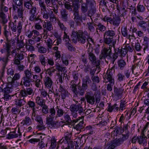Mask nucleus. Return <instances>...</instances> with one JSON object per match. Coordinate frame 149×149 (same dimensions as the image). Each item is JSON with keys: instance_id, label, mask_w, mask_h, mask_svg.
Listing matches in <instances>:
<instances>
[{"instance_id": "f257e3e1", "label": "nucleus", "mask_w": 149, "mask_h": 149, "mask_svg": "<svg viewBox=\"0 0 149 149\" xmlns=\"http://www.w3.org/2000/svg\"><path fill=\"white\" fill-rule=\"evenodd\" d=\"M114 50L115 52L111 55H110L109 57L111 59V61L113 64L119 56L122 58L123 57H125L127 54V51L124 48L120 49L119 48L117 49L115 48Z\"/></svg>"}, {"instance_id": "f03ea898", "label": "nucleus", "mask_w": 149, "mask_h": 149, "mask_svg": "<svg viewBox=\"0 0 149 149\" xmlns=\"http://www.w3.org/2000/svg\"><path fill=\"white\" fill-rule=\"evenodd\" d=\"M83 31H81L78 32L72 31L71 35V40L73 42L76 43L77 40L80 41L81 43H83L84 40V37L83 36Z\"/></svg>"}, {"instance_id": "7ed1b4c3", "label": "nucleus", "mask_w": 149, "mask_h": 149, "mask_svg": "<svg viewBox=\"0 0 149 149\" xmlns=\"http://www.w3.org/2000/svg\"><path fill=\"white\" fill-rule=\"evenodd\" d=\"M37 8L36 7H34L32 10H30L29 13L30 16L29 17L30 21L34 22H36L40 21L42 23L43 21L40 18V16H36V12Z\"/></svg>"}, {"instance_id": "20e7f679", "label": "nucleus", "mask_w": 149, "mask_h": 149, "mask_svg": "<svg viewBox=\"0 0 149 149\" xmlns=\"http://www.w3.org/2000/svg\"><path fill=\"white\" fill-rule=\"evenodd\" d=\"M93 51L92 48L89 47L88 48L87 52L88 55L89 59L92 63L97 67L100 65V62L99 60H96V57L92 53Z\"/></svg>"}, {"instance_id": "39448f33", "label": "nucleus", "mask_w": 149, "mask_h": 149, "mask_svg": "<svg viewBox=\"0 0 149 149\" xmlns=\"http://www.w3.org/2000/svg\"><path fill=\"white\" fill-rule=\"evenodd\" d=\"M83 82L82 83V86H81L80 85V83H79V86H78V91L77 92V86H71L72 87V90L73 93L76 95L79 94L80 95H83L84 93V82L83 81H82Z\"/></svg>"}, {"instance_id": "423d86ee", "label": "nucleus", "mask_w": 149, "mask_h": 149, "mask_svg": "<svg viewBox=\"0 0 149 149\" xmlns=\"http://www.w3.org/2000/svg\"><path fill=\"white\" fill-rule=\"evenodd\" d=\"M42 26L44 33L45 34H47L48 31L51 32L53 30V26L50 21L47 20L44 21Z\"/></svg>"}, {"instance_id": "0eeeda50", "label": "nucleus", "mask_w": 149, "mask_h": 149, "mask_svg": "<svg viewBox=\"0 0 149 149\" xmlns=\"http://www.w3.org/2000/svg\"><path fill=\"white\" fill-rule=\"evenodd\" d=\"M19 93V95L24 98L27 96H33V90L31 87H29L21 90Z\"/></svg>"}, {"instance_id": "6e6552de", "label": "nucleus", "mask_w": 149, "mask_h": 149, "mask_svg": "<svg viewBox=\"0 0 149 149\" xmlns=\"http://www.w3.org/2000/svg\"><path fill=\"white\" fill-rule=\"evenodd\" d=\"M43 17L46 19H48L49 18L51 21L56 18V16L53 12V11L51 10H50L47 9V10L42 14Z\"/></svg>"}, {"instance_id": "1a4fd4ad", "label": "nucleus", "mask_w": 149, "mask_h": 149, "mask_svg": "<svg viewBox=\"0 0 149 149\" xmlns=\"http://www.w3.org/2000/svg\"><path fill=\"white\" fill-rule=\"evenodd\" d=\"M70 109L71 112H77L78 111L79 113L81 115L83 113V108L79 104H72L70 107Z\"/></svg>"}, {"instance_id": "9d476101", "label": "nucleus", "mask_w": 149, "mask_h": 149, "mask_svg": "<svg viewBox=\"0 0 149 149\" xmlns=\"http://www.w3.org/2000/svg\"><path fill=\"white\" fill-rule=\"evenodd\" d=\"M63 118L64 120L62 121V122L63 123H66V124L68 125H70L71 124H74L78 122V120H81L76 119L72 120L70 115L66 113L64 114Z\"/></svg>"}, {"instance_id": "9b49d317", "label": "nucleus", "mask_w": 149, "mask_h": 149, "mask_svg": "<svg viewBox=\"0 0 149 149\" xmlns=\"http://www.w3.org/2000/svg\"><path fill=\"white\" fill-rule=\"evenodd\" d=\"M85 98L87 102L91 104H93L95 101V98L91 91L87 92L85 94Z\"/></svg>"}, {"instance_id": "f8f14e48", "label": "nucleus", "mask_w": 149, "mask_h": 149, "mask_svg": "<svg viewBox=\"0 0 149 149\" xmlns=\"http://www.w3.org/2000/svg\"><path fill=\"white\" fill-rule=\"evenodd\" d=\"M15 104L16 107L18 109L22 108L24 109V105L26 103V101L24 100V98L19 95V98L15 100Z\"/></svg>"}, {"instance_id": "ddd939ff", "label": "nucleus", "mask_w": 149, "mask_h": 149, "mask_svg": "<svg viewBox=\"0 0 149 149\" xmlns=\"http://www.w3.org/2000/svg\"><path fill=\"white\" fill-rule=\"evenodd\" d=\"M104 42L106 44L109 45V47L114 48L115 45L116 43V40L113 38L107 37H104Z\"/></svg>"}, {"instance_id": "4468645a", "label": "nucleus", "mask_w": 149, "mask_h": 149, "mask_svg": "<svg viewBox=\"0 0 149 149\" xmlns=\"http://www.w3.org/2000/svg\"><path fill=\"white\" fill-rule=\"evenodd\" d=\"M111 48L110 47L104 48L102 50V55L101 59L105 58H106L109 57L111 53Z\"/></svg>"}, {"instance_id": "2eb2a0df", "label": "nucleus", "mask_w": 149, "mask_h": 149, "mask_svg": "<svg viewBox=\"0 0 149 149\" xmlns=\"http://www.w3.org/2000/svg\"><path fill=\"white\" fill-rule=\"evenodd\" d=\"M24 55L23 53L21 52L20 53H16L14 58V63L16 65H19L20 61L24 59Z\"/></svg>"}, {"instance_id": "dca6fc26", "label": "nucleus", "mask_w": 149, "mask_h": 149, "mask_svg": "<svg viewBox=\"0 0 149 149\" xmlns=\"http://www.w3.org/2000/svg\"><path fill=\"white\" fill-rule=\"evenodd\" d=\"M105 79L106 78L107 80L105 82L107 83L108 81L110 82L111 85L113 84V82H114V79L113 78V73L111 71L107 72L103 77Z\"/></svg>"}, {"instance_id": "f3484780", "label": "nucleus", "mask_w": 149, "mask_h": 149, "mask_svg": "<svg viewBox=\"0 0 149 149\" xmlns=\"http://www.w3.org/2000/svg\"><path fill=\"white\" fill-rule=\"evenodd\" d=\"M31 79L23 77L21 80L20 85L23 86H24L26 87H29L30 86L31 82Z\"/></svg>"}, {"instance_id": "a211bd4d", "label": "nucleus", "mask_w": 149, "mask_h": 149, "mask_svg": "<svg viewBox=\"0 0 149 149\" xmlns=\"http://www.w3.org/2000/svg\"><path fill=\"white\" fill-rule=\"evenodd\" d=\"M116 31L111 29L106 30L104 34V37H107L114 38L116 36Z\"/></svg>"}, {"instance_id": "6ab92c4d", "label": "nucleus", "mask_w": 149, "mask_h": 149, "mask_svg": "<svg viewBox=\"0 0 149 149\" xmlns=\"http://www.w3.org/2000/svg\"><path fill=\"white\" fill-rule=\"evenodd\" d=\"M45 86L48 88H50L52 86L53 82L50 77L45 76L44 79Z\"/></svg>"}, {"instance_id": "aec40b11", "label": "nucleus", "mask_w": 149, "mask_h": 149, "mask_svg": "<svg viewBox=\"0 0 149 149\" xmlns=\"http://www.w3.org/2000/svg\"><path fill=\"white\" fill-rule=\"evenodd\" d=\"M122 143V141L120 140V138L118 139H116L111 141V145L107 149H113L115 147L119 146Z\"/></svg>"}, {"instance_id": "412c9836", "label": "nucleus", "mask_w": 149, "mask_h": 149, "mask_svg": "<svg viewBox=\"0 0 149 149\" xmlns=\"http://www.w3.org/2000/svg\"><path fill=\"white\" fill-rule=\"evenodd\" d=\"M60 14L63 21L64 22H67L68 18V10L65 9H62L60 11Z\"/></svg>"}, {"instance_id": "4be33fe9", "label": "nucleus", "mask_w": 149, "mask_h": 149, "mask_svg": "<svg viewBox=\"0 0 149 149\" xmlns=\"http://www.w3.org/2000/svg\"><path fill=\"white\" fill-rule=\"evenodd\" d=\"M3 34L6 38V40H8L11 36V32L7 29V25H3Z\"/></svg>"}, {"instance_id": "5701e85b", "label": "nucleus", "mask_w": 149, "mask_h": 149, "mask_svg": "<svg viewBox=\"0 0 149 149\" xmlns=\"http://www.w3.org/2000/svg\"><path fill=\"white\" fill-rule=\"evenodd\" d=\"M114 90L115 96L118 98H121L124 89L122 88L114 87Z\"/></svg>"}, {"instance_id": "b1692460", "label": "nucleus", "mask_w": 149, "mask_h": 149, "mask_svg": "<svg viewBox=\"0 0 149 149\" xmlns=\"http://www.w3.org/2000/svg\"><path fill=\"white\" fill-rule=\"evenodd\" d=\"M19 130H18V134L15 133V131L10 132L8 134L6 135V139H11L17 137L18 136L21 135V133L19 132Z\"/></svg>"}, {"instance_id": "393cba45", "label": "nucleus", "mask_w": 149, "mask_h": 149, "mask_svg": "<svg viewBox=\"0 0 149 149\" xmlns=\"http://www.w3.org/2000/svg\"><path fill=\"white\" fill-rule=\"evenodd\" d=\"M0 23L3 25H6V24L8 22V19L6 18L5 13L2 12H0Z\"/></svg>"}, {"instance_id": "a878e982", "label": "nucleus", "mask_w": 149, "mask_h": 149, "mask_svg": "<svg viewBox=\"0 0 149 149\" xmlns=\"http://www.w3.org/2000/svg\"><path fill=\"white\" fill-rule=\"evenodd\" d=\"M33 3L32 0H29V1H24V7L28 9L32 10L34 7H36L35 6H33Z\"/></svg>"}, {"instance_id": "bb28decb", "label": "nucleus", "mask_w": 149, "mask_h": 149, "mask_svg": "<svg viewBox=\"0 0 149 149\" xmlns=\"http://www.w3.org/2000/svg\"><path fill=\"white\" fill-rule=\"evenodd\" d=\"M81 118L80 117H79L77 119H81L79 120L78 121H79V122L78 124L76 125L75 127V128L77 130H81V129H82L84 128V127L83 126V124L84 123V119L83 118H84V116H81ZM78 121L77 122H78Z\"/></svg>"}, {"instance_id": "cd10ccee", "label": "nucleus", "mask_w": 149, "mask_h": 149, "mask_svg": "<svg viewBox=\"0 0 149 149\" xmlns=\"http://www.w3.org/2000/svg\"><path fill=\"white\" fill-rule=\"evenodd\" d=\"M10 55V54L7 53L6 56L2 58V62H3L2 69L3 71L5 68L6 67L8 63V61L9 60L8 58Z\"/></svg>"}, {"instance_id": "c85d7f7f", "label": "nucleus", "mask_w": 149, "mask_h": 149, "mask_svg": "<svg viewBox=\"0 0 149 149\" xmlns=\"http://www.w3.org/2000/svg\"><path fill=\"white\" fill-rule=\"evenodd\" d=\"M86 2L84 3V13L87 11L93 6L91 0H86Z\"/></svg>"}, {"instance_id": "c756f323", "label": "nucleus", "mask_w": 149, "mask_h": 149, "mask_svg": "<svg viewBox=\"0 0 149 149\" xmlns=\"http://www.w3.org/2000/svg\"><path fill=\"white\" fill-rule=\"evenodd\" d=\"M91 83V81L88 75L86 76L84 78V91L89 88L88 85Z\"/></svg>"}, {"instance_id": "7c9ffc66", "label": "nucleus", "mask_w": 149, "mask_h": 149, "mask_svg": "<svg viewBox=\"0 0 149 149\" xmlns=\"http://www.w3.org/2000/svg\"><path fill=\"white\" fill-rule=\"evenodd\" d=\"M149 24V22L145 21H140L139 23V26L144 31L146 30V28Z\"/></svg>"}, {"instance_id": "2f4dec72", "label": "nucleus", "mask_w": 149, "mask_h": 149, "mask_svg": "<svg viewBox=\"0 0 149 149\" xmlns=\"http://www.w3.org/2000/svg\"><path fill=\"white\" fill-rule=\"evenodd\" d=\"M119 108L118 107L117 104H115L112 106L109 105L107 111L110 112H111L113 111L114 112H116L118 109Z\"/></svg>"}, {"instance_id": "473e14b6", "label": "nucleus", "mask_w": 149, "mask_h": 149, "mask_svg": "<svg viewBox=\"0 0 149 149\" xmlns=\"http://www.w3.org/2000/svg\"><path fill=\"white\" fill-rule=\"evenodd\" d=\"M121 21V19L119 17L113 18L111 20V23L114 26H119Z\"/></svg>"}, {"instance_id": "72a5a7b5", "label": "nucleus", "mask_w": 149, "mask_h": 149, "mask_svg": "<svg viewBox=\"0 0 149 149\" xmlns=\"http://www.w3.org/2000/svg\"><path fill=\"white\" fill-rule=\"evenodd\" d=\"M36 103L38 105L41 107L45 105V100L40 99V97H37L36 98Z\"/></svg>"}, {"instance_id": "f704fd0d", "label": "nucleus", "mask_w": 149, "mask_h": 149, "mask_svg": "<svg viewBox=\"0 0 149 149\" xmlns=\"http://www.w3.org/2000/svg\"><path fill=\"white\" fill-rule=\"evenodd\" d=\"M21 7H20L18 8L17 11L15 12L17 13V17L19 18H23V11L24 10L23 9L22 5L21 6Z\"/></svg>"}, {"instance_id": "c9c22d12", "label": "nucleus", "mask_w": 149, "mask_h": 149, "mask_svg": "<svg viewBox=\"0 0 149 149\" xmlns=\"http://www.w3.org/2000/svg\"><path fill=\"white\" fill-rule=\"evenodd\" d=\"M146 137L144 134H142L140 136H138V142L139 144H144L145 143H146Z\"/></svg>"}, {"instance_id": "e433bc0d", "label": "nucleus", "mask_w": 149, "mask_h": 149, "mask_svg": "<svg viewBox=\"0 0 149 149\" xmlns=\"http://www.w3.org/2000/svg\"><path fill=\"white\" fill-rule=\"evenodd\" d=\"M51 144L49 148L56 149V140L54 136H52L50 140Z\"/></svg>"}, {"instance_id": "4c0bfd02", "label": "nucleus", "mask_w": 149, "mask_h": 149, "mask_svg": "<svg viewBox=\"0 0 149 149\" xmlns=\"http://www.w3.org/2000/svg\"><path fill=\"white\" fill-rule=\"evenodd\" d=\"M121 33L122 35L125 37H126L127 38L130 39L131 38V35L129 34L127 32V30L126 28H124L123 29H121Z\"/></svg>"}, {"instance_id": "58836bf2", "label": "nucleus", "mask_w": 149, "mask_h": 149, "mask_svg": "<svg viewBox=\"0 0 149 149\" xmlns=\"http://www.w3.org/2000/svg\"><path fill=\"white\" fill-rule=\"evenodd\" d=\"M72 7L73 8V12L74 13H77L79 12L78 9L79 7V5L78 2H74L73 3L72 5Z\"/></svg>"}, {"instance_id": "ea45409f", "label": "nucleus", "mask_w": 149, "mask_h": 149, "mask_svg": "<svg viewBox=\"0 0 149 149\" xmlns=\"http://www.w3.org/2000/svg\"><path fill=\"white\" fill-rule=\"evenodd\" d=\"M84 131H85L86 132L85 134L92 135L93 133H94V131L93 130L92 127L90 125L86 126L85 128H84Z\"/></svg>"}, {"instance_id": "a19ab883", "label": "nucleus", "mask_w": 149, "mask_h": 149, "mask_svg": "<svg viewBox=\"0 0 149 149\" xmlns=\"http://www.w3.org/2000/svg\"><path fill=\"white\" fill-rule=\"evenodd\" d=\"M38 5L40 8L41 13L42 14L43 13L47 10V9L46 8L45 1H43V2L38 4Z\"/></svg>"}, {"instance_id": "79ce46f5", "label": "nucleus", "mask_w": 149, "mask_h": 149, "mask_svg": "<svg viewBox=\"0 0 149 149\" xmlns=\"http://www.w3.org/2000/svg\"><path fill=\"white\" fill-rule=\"evenodd\" d=\"M88 15L92 20L91 16H92L96 12V9L94 8H93L92 7H91L90 8V9H88Z\"/></svg>"}, {"instance_id": "37998d69", "label": "nucleus", "mask_w": 149, "mask_h": 149, "mask_svg": "<svg viewBox=\"0 0 149 149\" xmlns=\"http://www.w3.org/2000/svg\"><path fill=\"white\" fill-rule=\"evenodd\" d=\"M118 64L120 69L122 70L126 65V62L124 60L120 59L118 61Z\"/></svg>"}, {"instance_id": "c03bdc74", "label": "nucleus", "mask_w": 149, "mask_h": 149, "mask_svg": "<svg viewBox=\"0 0 149 149\" xmlns=\"http://www.w3.org/2000/svg\"><path fill=\"white\" fill-rule=\"evenodd\" d=\"M57 109L56 117H60L62 116L64 113L63 110L58 107H57Z\"/></svg>"}, {"instance_id": "a18cd8bd", "label": "nucleus", "mask_w": 149, "mask_h": 149, "mask_svg": "<svg viewBox=\"0 0 149 149\" xmlns=\"http://www.w3.org/2000/svg\"><path fill=\"white\" fill-rule=\"evenodd\" d=\"M60 93V95H59L58 97H60L61 96V98L63 99H65L67 96L68 95V93L66 90H64L59 91Z\"/></svg>"}, {"instance_id": "49530a36", "label": "nucleus", "mask_w": 149, "mask_h": 149, "mask_svg": "<svg viewBox=\"0 0 149 149\" xmlns=\"http://www.w3.org/2000/svg\"><path fill=\"white\" fill-rule=\"evenodd\" d=\"M38 46L37 47L38 49V51L40 53L44 54L47 52V49L46 48L42 46L39 45V44H37Z\"/></svg>"}, {"instance_id": "de8ad7c7", "label": "nucleus", "mask_w": 149, "mask_h": 149, "mask_svg": "<svg viewBox=\"0 0 149 149\" xmlns=\"http://www.w3.org/2000/svg\"><path fill=\"white\" fill-rule=\"evenodd\" d=\"M118 80L121 82L123 81L125 79V76L124 74L122 72H119L117 76Z\"/></svg>"}, {"instance_id": "09e8293b", "label": "nucleus", "mask_w": 149, "mask_h": 149, "mask_svg": "<svg viewBox=\"0 0 149 149\" xmlns=\"http://www.w3.org/2000/svg\"><path fill=\"white\" fill-rule=\"evenodd\" d=\"M24 74L25 76L23 77L31 79L32 75L31 72V71L29 70L28 69L24 71Z\"/></svg>"}, {"instance_id": "8fccbe9b", "label": "nucleus", "mask_w": 149, "mask_h": 149, "mask_svg": "<svg viewBox=\"0 0 149 149\" xmlns=\"http://www.w3.org/2000/svg\"><path fill=\"white\" fill-rule=\"evenodd\" d=\"M39 60L41 65L44 66L46 65L47 62L46 61L45 58L43 55H41L39 56Z\"/></svg>"}, {"instance_id": "3c124183", "label": "nucleus", "mask_w": 149, "mask_h": 149, "mask_svg": "<svg viewBox=\"0 0 149 149\" xmlns=\"http://www.w3.org/2000/svg\"><path fill=\"white\" fill-rule=\"evenodd\" d=\"M129 134V131H127L125 134H122V135L123 136L122 137L120 138V140L122 141V143H123L124 141L128 139Z\"/></svg>"}, {"instance_id": "603ef678", "label": "nucleus", "mask_w": 149, "mask_h": 149, "mask_svg": "<svg viewBox=\"0 0 149 149\" xmlns=\"http://www.w3.org/2000/svg\"><path fill=\"white\" fill-rule=\"evenodd\" d=\"M48 127L52 129L57 128L59 127L58 123L57 121H54L49 125Z\"/></svg>"}, {"instance_id": "864d4df0", "label": "nucleus", "mask_w": 149, "mask_h": 149, "mask_svg": "<svg viewBox=\"0 0 149 149\" xmlns=\"http://www.w3.org/2000/svg\"><path fill=\"white\" fill-rule=\"evenodd\" d=\"M35 120L38 123L39 125L43 124V121L41 117L38 115H37Z\"/></svg>"}, {"instance_id": "5fc2aeb1", "label": "nucleus", "mask_w": 149, "mask_h": 149, "mask_svg": "<svg viewBox=\"0 0 149 149\" xmlns=\"http://www.w3.org/2000/svg\"><path fill=\"white\" fill-rule=\"evenodd\" d=\"M45 3L47 6H51L50 5L54 6L55 5V1L54 0H45Z\"/></svg>"}, {"instance_id": "6e6d98bb", "label": "nucleus", "mask_w": 149, "mask_h": 149, "mask_svg": "<svg viewBox=\"0 0 149 149\" xmlns=\"http://www.w3.org/2000/svg\"><path fill=\"white\" fill-rule=\"evenodd\" d=\"M54 117L49 116L46 118V124L47 125H50L53 122Z\"/></svg>"}, {"instance_id": "4d7b16f0", "label": "nucleus", "mask_w": 149, "mask_h": 149, "mask_svg": "<svg viewBox=\"0 0 149 149\" xmlns=\"http://www.w3.org/2000/svg\"><path fill=\"white\" fill-rule=\"evenodd\" d=\"M97 29H98L101 32H103L106 31V27L105 26L102 25L100 23H98L97 25Z\"/></svg>"}, {"instance_id": "13d9d810", "label": "nucleus", "mask_w": 149, "mask_h": 149, "mask_svg": "<svg viewBox=\"0 0 149 149\" xmlns=\"http://www.w3.org/2000/svg\"><path fill=\"white\" fill-rule=\"evenodd\" d=\"M12 113L14 114L17 115L19 114L21 112L20 109H18L16 107L13 108L11 110Z\"/></svg>"}, {"instance_id": "bf43d9fd", "label": "nucleus", "mask_w": 149, "mask_h": 149, "mask_svg": "<svg viewBox=\"0 0 149 149\" xmlns=\"http://www.w3.org/2000/svg\"><path fill=\"white\" fill-rule=\"evenodd\" d=\"M23 121L24 124L28 125H29L31 124V119L29 117L26 116Z\"/></svg>"}, {"instance_id": "052dcab7", "label": "nucleus", "mask_w": 149, "mask_h": 149, "mask_svg": "<svg viewBox=\"0 0 149 149\" xmlns=\"http://www.w3.org/2000/svg\"><path fill=\"white\" fill-rule=\"evenodd\" d=\"M10 85H8L5 88H4L3 89V93H9L12 91V89L11 88L12 86H8Z\"/></svg>"}, {"instance_id": "680f3d73", "label": "nucleus", "mask_w": 149, "mask_h": 149, "mask_svg": "<svg viewBox=\"0 0 149 149\" xmlns=\"http://www.w3.org/2000/svg\"><path fill=\"white\" fill-rule=\"evenodd\" d=\"M23 0H13V1L14 4H16L19 7H20L21 6L23 5Z\"/></svg>"}, {"instance_id": "e2e57ef3", "label": "nucleus", "mask_w": 149, "mask_h": 149, "mask_svg": "<svg viewBox=\"0 0 149 149\" xmlns=\"http://www.w3.org/2000/svg\"><path fill=\"white\" fill-rule=\"evenodd\" d=\"M65 139V142H66L67 143L70 141V137L69 136V135H68V136L66 135L64 137V138H63L62 139L59 141V143H62L64 141Z\"/></svg>"}, {"instance_id": "0e129e2a", "label": "nucleus", "mask_w": 149, "mask_h": 149, "mask_svg": "<svg viewBox=\"0 0 149 149\" xmlns=\"http://www.w3.org/2000/svg\"><path fill=\"white\" fill-rule=\"evenodd\" d=\"M41 107H42V113L45 114H47L49 113L48 106L45 104Z\"/></svg>"}, {"instance_id": "69168bd1", "label": "nucleus", "mask_w": 149, "mask_h": 149, "mask_svg": "<svg viewBox=\"0 0 149 149\" xmlns=\"http://www.w3.org/2000/svg\"><path fill=\"white\" fill-rule=\"evenodd\" d=\"M64 6L66 8L65 9L67 10H68L70 11H71L72 10L71 6L70 5L69 2H66L64 4Z\"/></svg>"}, {"instance_id": "338daca9", "label": "nucleus", "mask_w": 149, "mask_h": 149, "mask_svg": "<svg viewBox=\"0 0 149 149\" xmlns=\"http://www.w3.org/2000/svg\"><path fill=\"white\" fill-rule=\"evenodd\" d=\"M33 82L35 83V86L37 88H40L41 84L42 85V81L40 79L35 81Z\"/></svg>"}, {"instance_id": "774afa93", "label": "nucleus", "mask_w": 149, "mask_h": 149, "mask_svg": "<svg viewBox=\"0 0 149 149\" xmlns=\"http://www.w3.org/2000/svg\"><path fill=\"white\" fill-rule=\"evenodd\" d=\"M7 80L8 83L10 84V85L12 86V85H14L15 84V81L13 80V77H11L10 76L8 77Z\"/></svg>"}]
</instances>
